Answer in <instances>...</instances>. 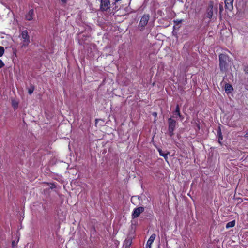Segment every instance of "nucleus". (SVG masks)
Listing matches in <instances>:
<instances>
[{"mask_svg":"<svg viewBox=\"0 0 248 248\" xmlns=\"http://www.w3.org/2000/svg\"><path fill=\"white\" fill-rule=\"evenodd\" d=\"M55 187V185L53 184H51V186H50V188L51 189Z\"/></svg>","mask_w":248,"mask_h":248,"instance_id":"obj_22","label":"nucleus"},{"mask_svg":"<svg viewBox=\"0 0 248 248\" xmlns=\"http://www.w3.org/2000/svg\"><path fill=\"white\" fill-rule=\"evenodd\" d=\"M219 67L222 72H225L228 67L227 61L228 60V56L223 54H221L219 56Z\"/></svg>","mask_w":248,"mask_h":248,"instance_id":"obj_1","label":"nucleus"},{"mask_svg":"<svg viewBox=\"0 0 248 248\" xmlns=\"http://www.w3.org/2000/svg\"><path fill=\"white\" fill-rule=\"evenodd\" d=\"M235 221H231V222H228L227 224H226V228H231V227H233L235 225Z\"/></svg>","mask_w":248,"mask_h":248,"instance_id":"obj_12","label":"nucleus"},{"mask_svg":"<svg viewBox=\"0 0 248 248\" xmlns=\"http://www.w3.org/2000/svg\"><path fill=\"white\" fill-rule=\"evenodd\" d=\"M4 65L3 62L1 59H0V68L3 67Z\"/></svg>","mask_w":248,"mask_h":248,"instance_id":"obj_19","label":"nucleus"},{"mask_svg":"<svg viewBox=\"0 0 248 248\" xmlns=\"http://www.w3.org/2000/svg\"><path fill=\"white\" fill-rule=\"evenodd\" d=\"M19 37L22 41V47H25L29 45L30 43V40L27 30L23 31L19 36Z\"/></svg>","mask_w":248,"mask_h":248,"instance_id":"obj_2","label":"nucleus"},{"mask_svg":"<svg viewBox=\"0 0 248 248\" xmlns=\"http://www.w3.org/2000/svg\"><path fill=\"white\" fill-rule=\"evenodd\" d=\"M144 211V208L143 207H139L135 208L132 214V217L135 218L138 217Z\"/></svg>","mask_w":248,"mask_h":248,"instance_id":"obj_6","label":"nucleus"},{"mask_svg":"<svg viewBox=\"0 0 248 248\" xmlns=\"http://www.w3.org/2000/svg\"><path fill=\"white\" fill-rule=\"evenodd\" d=\"M33 15V10L32 9L30 10L28 14L26 15V18L29 21L31 20L33 18L32 16Z\"/></svg>","mask_w":248,"mask_h":248,"instance_id":"obj_10","label":"nucleus"},{"mask_svg":"<svg viewBox=\"0 0 248 248\" xmlns=\"http://www.w3.org/2000/svg\"><path fill=\"white\" fill-rule=\"evenodd\" d=\"M233 0H225L226 9L232 11L233 9Z\"/></svg>","mask_w":248,"mask_h":248,"instance_id":"obj_7","label":"nucleus"},{"mask_svg":"<svg viewBox=\"0 0 248 248\" xmlns=\"http://www.w3.org/2000/svg\"><path fill=\"white\" fill-rule=\"evenodd\" d=\"M156 235L155 234H153L151 235L147 242L149 243L152 244L155 238Z\"/></svg>","mask_w":248,"mask_h":248,"instance_id":"obj_11","label":"nucleus"},{"mask_svg":"<svg viewBox=\"0 0 248 248\" xmlns=\"http://www.w3.org/2000/svg\"><path fill=\"white\" fill-rule=\"evenodd\" d=\"M128 241H129V244H131V241H127V242L128 243Z\"/></svg>","mask_w":248,"mask_h":248,"instance_id":"obj_29","label":"nucleus"},{"mask_svg":"<svg viewBox=\"0 0 248 248\" xmlns=\"http://www.w3.org/2000/svg\"><path fill=\"white\" fill-rule=\"evenodd\" d=\"M245 71H246V73L248 74V68L246 69Z\"/></svg>","mask_w":248,"mask_h":248,"instance_id":"obj_25","label":"nucleus"},{"mask_svg":"<svg viewBox=\"0 0 248 248\" xmlns=\"http://www.w3.org/2000/svg\"><path fill=\"white\" fill-rule=\"evenodd\" d=\"M4 52V49L3 46H0V57H1Z\"/></svg>","mask_w":248,"mask_h":248,"instance_id":"obj_17","label":"nucleus"},{"mask_svg":"<svg viewBox=\"0 0 248 248\" xmlns=\"http://www.w3.org/2000/svg\"><path fill=\"white\" fill-rule=\"evenodd\" d=\"M18 103L16 101H12V106L14 107V108H17L18 107Z\"/></svg>","mask_w":248,"mask_h":248,"instance_id":"obj_15","label":"nucleus"},{"mask_svg":"<svg viewBox=\"0 0 248 248\" xmlns=\"http://www.w3.org/2000/svg\"><path fill=\"white\" fill-rule=\"evenodd\" d=\"M158 151L161 156L164 157L165 158H166L167 157L168 154L163 153V152L160 149L158 150Z\"/></svg>","mask_w":248,"mask_h":248,"instance_id":"obj_16","label":"nucleus"},{"mask_svg":"<svg viewBox=\"0 0 248 248\" xmlns=\"http://www.w3.org/2000/svg\"><path fill=\"white\" fill-rule=\"evenodd\" d=\"M61 1L63 2V3H65L66 1V0H61Z\"/></svg>","mask_w":248,"mask_h":248,"instance_id":"obj_26","label":"nucleus"},{"mask_svg":"<svg viewBox=\"0 0 248 248\" xmlns=\"http://www.w3.org/2000/svg\"><path fill=\"white\" fill-rule=\"evenodd\" d=\"M169 123V134L170 136H172L173 135V131L175 129V125H176V121L172 119L171 118H170L168 119Z\"/></svg>","mask_w":248,"mask_h":248,"instance_id":"obj_3","label":"nucleus"},{"mask_svg":"<svg viewBox=\"0 0 248 248\" xmlns=\"http://www.w3.org/2000/svg\"><path fill=\"white\" fill-rule=\"evenodd\" d=\"M149 15H144L140 19V22L139 23V27H145L148 22L149 19Z\"/></svg>","mask_w":248,"mask_h":248,"instance_id":"obj_5","label":"nucleus"},{"mask_svg":"<svg viewBox=\"0 0 248 248\" xmlns=\"http://www.w3.org/2000/svg\"><path fill=\"white\" fill-rule=\"evenodd\" d=\"M151 244L147 242L146 245V248H151Z\"/></svg>","mask_w":248,"mask_h":248,"instance_id":"obj_20","label":"nucleus"},{"mask_svg":"<svg viewBox=\"0 0 248 248\" xmlns=\"http://www.w3.org/2000/svg\"><path fill=\"white\" fill-rule=\"evenodd\" d=\"M225 89L226 91L231 92L232 89V87L230 84H226Z\"/></svg>","mask_w":248,"mask_h":248,"instance_id":"obj_13","label":"nucleus"},{"mask_svg":"<svg viewBox=\"0 0 248 248\" xmlns=\"http://www.w3.org/2000/svg\"><path fill=\"white\" fill-rule=\"evenodd\" d=\"M154 115H157V114H156L155 112V113H154Z\"/></svg>","mask_w":248,"mask_h":248,"instance_id":"obj_28","label":"nucleus"},{"mask_svg":"<svg viewBox=\"0 0 248 248\" xmlns=\"http://www.w3.org/2000/svg\"><path fill=\"white\" fill-rule=\"evenodd\" d=\"M12 248H16V243L15 241H13L12 242Z\"/></svg>","mask_w":248,"mask_h":248,"instance_id":"obj_18","label":"nucleus"},{"mask_svg":"<svg viewBox=\"0 0 248 248\" xmlns=\"http://www.w3.org/2000/svg\"><path fill=\"white\" fill-rule=\"evenodd\" d=\"M34 90V87L33 86L31 85L30 87L28 89V93L30 94L32 93Z\"/></svg>","mask_w":248,"mask_h":248,"instance_id":"obj_14","label":"nucleus"},{"mask_svg":"<svg viewBox=\"0 0 248 248\" xmlns=\"http://www.w3.org/2000/svg\"><path fill=\"white\" fill-rule=\"evenodd\" d=\"M245 138H248V132L244 135Z\"/></svg>","mask_w":248,"mask_h":248,"instance_id":"obj_24","label":"nucleus"},{"mask_svg":"<svg viewBox=\"0 0 248 248\" xmlns=\"http://www.w3.org/2000/svg\"><path fill=\"white\" fill-rule=\"evenodd\" d=\"M213 6L212 4H210L209 6V8L207 10V12L206 14V16L209 18H212L213 15Z\"/></svg>","mask_w":248,"mask_h":248,"instance_id":"obj_8","label":"nucleus"},{"mask_svg":"<svg viewBox=\"0 0 248 248\" xmlns=\"http://www.w3.org/2000/svg\"><path fill=\"white\" fill-rule=\"evenodd\" d=\"M220 139H221V140L222 139V136H221L220 132V135H219V140H220Z\"/></svg>","mask_w":248,"mask_h":248,"instance_id":"obj_23","label":"nucleus"},{"mask_svg":"<svg viewBox=\"0 0 248 248\" xmlns=\"http://www.w3.org/2000/svg\"><path fill=\"white\" fill-rule=\"evenodd\" d=\"M220 12H221L223 10V6L221 5H219Z\"/></svg>","mask_w":248,"mask_h":248,"instance_id":"obj_21","label":"nucleus"},{"mask_svg":"<svg viewBox=\"0 0 248 248\" xmlns=\"http://www.w3.org/2000/svg\"><path fill=\"white\" fill-rule=\"evenodd\" d=\"M176 22H178V23H181L182 22V20L177 21Z\"/></svg>","mask_w":248,"mask_h":248,"instance_id":"obj_27","label":"nucleus"},{"mask_svg":"<svg viewBox=\"0 0 248 248\" xmlns=\"http://www.w3.org/2000/svg\"><path fill=\"white\" fill-rule=\"evenodd\" d=\"M110 2L109 0H101L100 9L102 11H106L110 9Z\"/></svg>","mask_w":248,"mask_h":248,"instance_id":"obj_4","label":"nucleus"},{"mask_svg":"<svg viewBox=\"0 0 248 248\" xmlns=\"http://www.w3.org/2000/svg\"><path fill=\"white\" fill-rule=\"evenodd\" d=\"M173 115L174 117H176L177 116H178L181 119H183L180 112V108L178 105H177L176 109L175 111L173 112Z\"/></svg>","mask_w":248,"mask_h":248,"instance_id":"obj_9","label":"nucleus"}]
</instances>
